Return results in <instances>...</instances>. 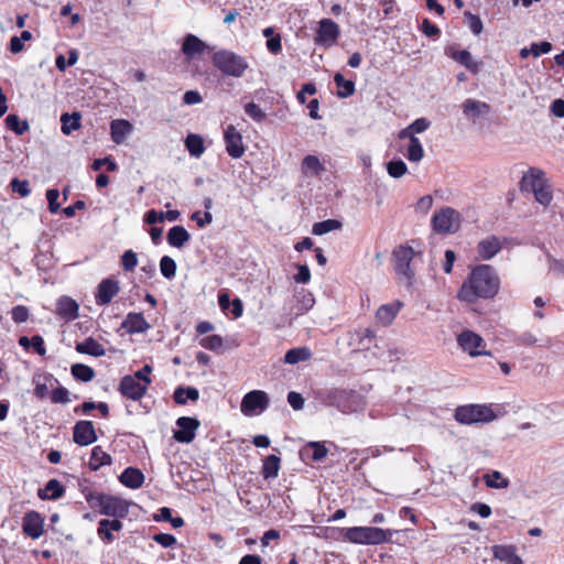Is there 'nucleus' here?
Wrapping results in <instances>:
<instances>
[{
	"label": "nucleus",
	"mask_w": 564,
	"mask_h": 564,
	"mask_svg": "<svg viewBox=\"0 0 564 564\" xmlns=\"http://www.w3.org/2000/svg\"><path fill=\"white\" fill-rule=\"evenodd\" d=\"M498 289L499 279L494 269L488 264H481L476 267L463 283L458 292V299L467 303H473L477 299L495 296Z\"/></svg>",
	"instance_id": "nucleus-1"
},
{
	"label": "nucleus",
	"mask_w": 564,
	"mask_h": 564,
	"mask_svg": "<svg viewBox=\"0 0 564 564\" xmlns=\"http://www.w3.org/2000/svg\"><path fill=\"white\" fill-rule=\"evenodd\" d=\"M346 541L354 544L377 545L389 542L395 530H383L377 527H351L341 530Z\"/></svg>",
	"instance_id": "nucleus-2"
},
{
	"label": "nucleus",
	"mask_w": 564,
	"mask_h": 564,
	"mask_svg": "<svg viewBox=\"0 0 564 564\" xmlns=\"http://www.w3.org/2000/svg\"><path fill=\"white\" fill-rule=\"evenodd\" d=\"M213 64L223 74L236 78L242 77L249 64L245 57L232 51L220 50L213 55Z\"/></svg>",
	"instance_id": "nucleus-3"
},
{
	"label": "nucleus",
	"mask_w": 564,
	"mask_h": 564,
	"mask_svg": "<svg viewBox=\"0 0 564 564\" xmlns=\"http://www.w3.org/2000/svg\"><path fill=\"white\" fill-rule=\"evenodd\" d=\"M455 419L462 424L489 423L496 419V414L490 406L470 404L457 408Z\"/></svg>",
	"instance_id": "nucleus-4"
},
{
	"label": "nucleus",
	"mask_w": 564,
	"mask_h": 564,
	"mask_svg": "<svg viewBox=\"0 0 564 564\" xmlns=\"http://www.w3.org/2000/svg\"><path fill=\"white\" fill-rule=\"evenodd\" d=\"M462 225L460 214L452 207H444L436 212L432 218L433 230L442 235L455 234Z\"/></svg>",
	"instance_id": "nucleus-5"
},
{
	"label": "nucleus",
	"mask_w": 564,
	"mask_h": 564,
	"mask_svg": "<svg viewBox=\"0 0 564 564\" xmlns=\"http://www.w3.org/2000/svg\"><path fill=\"white\" fill-rule=\"evenodd\" d=\"M270 403L269 395L262 390H252L245 394L240 404V411L246 416L261 414Z\"/></svg>",
	"instance_id": "nucleus-6"
},
{
	"label": "nucleus",
	"mask_w": 564,
	"mask_h": 564,
	"mask_svg": "<svg viewBox=\"0 0 564 564\" xmlns=\"http://www.w3.org/2000/svg\"><path fill=\"white\" fill-rule=\"evenodd\" d=\"M459 347L470 357L489 356L490 351L486 350L484 339L471 330H464L457 337Z\"/></svg>",
	"instance_id": "nucleus-7"
},
{
	"label": "nucleus",
	"mask_w": 564,
	"mask_h": 564,
	"mask_svg": "<svg viewBox=\"0 0 564 564\" xmlns=\"http://www.w3.org/2000/svg\"><path fill=\"white\" fill-rule=\"evenodd\" d=\"M99 501L101 513L110 517H124L128 513V503L119 496H90Z\"/></svg>",
	"instance_id": "nucleus-8"
},
{
	"label": "nucleus",
	"mask_w": 564,
	"mask_h": 564,
	"mask_svg": "<svg viewBox=\"0 0 564 564\" xmlns=\"http://www.w3.org/2000/svg\"><path fill=\"white\" fill-rule=\"evenodd\" d=\"M339 35V26L330 19L319 21L315 42L324 46H332L336 43Z\"/></svg>",
	"instance_id": "nucleus-9"
},
{
	"label": "nucleus",
	"mask_w": 564,
	"mask_h": 564,
	"mask_svg": "<svg viewBox=\"0 0 564 564\" xmlns=\"http://www.w3.org/2000/svg\"><path fill=\"white\" fill-rule=\"evenodd\" d=\"M393 256L397 272L403 275L408 283H411L413 272L410 264L414 257V250L411 247H400L393 252Z\"/></svg>",
	"instance_id": "nucleus-10"
},
{
	"label": "nucleus",
	"mask_w": 564,
	"mask_h": 564,
	"mask_svg": "<svg viewBox=\"0 0 564 564\" xmlns=\"http://www.w3.org/2000/svg\"><path fill=\"white\" fill-rule=\"evenodd\" d=\"M147 390L148 386L132 375L124 376L119 386L120 393L134 401L140 400L145 394Z\"/></svg>",
	"instance_id": "nucleus-11"
},
{
	"label": "nucleus",
	"mask_w": 564,
	"mask_h": 564,
	"mask_svg": "<svg viewBox=\"0 0 564 564\" xmlns=\"http://www.w3.org/2000/svg\"><path fill=\"white\" fill-rule=\"evenodd\" d=\"M177 430L174 431V438L181 443H189L195 437V431L199 426L198 420L182 416L176 421Z\"/></svg>",
	"instance_id": "nucleus-12"
},
{
	"label": "nucleus",
	"mask_w": 564,
	"mask_h": 564,
	"mask_svg": "<svg viewBox=\"0 0 564 564\" xmlns=\"http://www.w3.org/2000/svg\"><path fill=\"white\" fill-rule=\"evenodd\" d=\"M225 143L228 154L234 159H239L245 154L242 135L234 126H228L225 130Z\"/></svg>",
	"instance_id": "nucleus-13"
},
{
	"label": "nucleus",
	"mask_w": 564,
	"mask_h": 564,
	"mask_svg": "<svg viewBox=\"0 0 564 564\" xmlns=\"http://www.w3.org/2000/svg\"><path fill=\"white\" fill-rule=\"evenodd\" d=\"M74 442L80 446L93 444L97 440L96 431L93 422L79 421L74 426Z\"/></svg>",
	"instance_id": "nucleus-14"
},
{
	"label": "nucleus",
	"mask_w": 564,
	"mask_h": 564,
	"mask_svg": "<svg viewBox=\"0 0 564 564\" xmlns=\"http://www.w3.org/2000/svg\"><path fill=\"white\" fill-rule=\"evenodd\" d=\"M547 181L544 173L536 169H530L521 180V189L524 193L534 195Z\"/></svg>",
	"instance_id": "nucleus-15"
},
{
	"label": "nucleus",
	"mask_w": 564,
	"mask_h": 564,
	"mask_svg": "<svg viewBox=\"0 0 564 564\" xmlns=\"http://www.w3.org/2000/svg\"><path fill=\"white\" fill-rule=\"evenodd\" d=\"M462 109L464 115L474 122L479 118L488 116L491 110L487 102L473 98L466 99L462 105Z\"/></svg>",
	"instance_id": "nucleus-16"
},
{
	"label": "nucleus",
	"mask_w": 564,
	"mask_h": 564,
	"mask_svg": "<svg viewBox=\"0 0 564 564\" xmlns=\"http://www.w3.org/2000/svg\"><path fill=\"white\" fill-rule=\"evenodd\" d=\"M23 532L32 539H39L44 532V520L37 512H29L23 518Z\"/></svg>",
	"instance_id": "nucleus-17"
},
{
	"label": "nucleus",
	"mask_w": 564,
	"mask_h": 564,
	"mask_svg": "<svg viewBox=\"0 0 564 564\" xmlns=\"http://www.w3.org/2000/svg\"><path fill=\"white\" fill-rule=\"evenodd\" d=\"M119 283L112 279H105L98 285V291L96 294V302L98 305L108 304L118 293H119Z\"/></svg>",
	"instance_id": "nucleus-18"
},
{
	"label": "nucleus",
	"mask_w": 564,
	"mask_h": 564,
	"mask_svg": "<svg viewBox=\"0 0 564 564\" xmlns=\"http://www.w3.org/2000/svg\"><path fill=\"white\" fill-rule=\"evenodd\" d=\"M208 48L209 46L194 34H187L182 45V52L187 59L204 54Z\"/></svg>",
	"instance_id": "nucleus-19"
},
{
	"label": "nucleus",
	"mask_w": 564,
	"mask_h": 564,
	"mask_svg": "<svg viewBox=\"0 0 564 564\" xmlns=\"http://www.w3.org/2000/svg\"><path fill=\"white\" fill-rule=\"evenodd\" d=\"M502 248V241L496 236H488L479 241L477 246L478 254L484 260L494 258Z\"/></svg>",
	"instance_id": "nucleus-20"
},
{
	"label": "nucleus",
	"mask_w": 564,
	"mask_h": 564,
	"mask_svg": "<svg viewBox=\"0 0 564 564\" xmlns=\"http://www.w3.org/2000/svg\"><path fill=\"white\" fill-rule=\"evenodd\" d=\"M334 404L343 412L350 413L356 412L361 408V401L359 397L352 392H340L334 401Z\"/></svg>",
	"instance_id": "nucleus-21"
},
{
	"label": "nucleus",
	"mask_w": 564,
	"mask_h": 564,
	"mask_svg": "<svg viewBox=\"0 0 564 564\" xmlns=\"http://www.w3.org/2000/svg\"><path fill=\"white\" fill-rule=\"evenodd\" d=\"M133 130V126L126 119H115L110 122L111 140L116 144L122 143Z\"/></svg>",
	"instance_id": "nucleus-22"
},
{
	"label": "nucleus",
	"mask_w": 564,
	"mask_h": 564,
	"mask_svg": "<svg viewBox=\"0 0 564 564\" xmlns=\"http://www.w3.org/2000/svg\"><path fill=\"white\" fill-rule=\"evenodd\" d=\"M122 529V523L118 519L108 520L102 519L99 521L97 534L100 539L110 543L115 540L113 532H118Z\"/></svg>",
	"instance_id": "nucleus-23"
},
{
	"label": "nucleus",
	"mask_w": 564,
	"mask_h": 564,
	"mask_svg": "<svg viewBox=\"0 0 564 564\" xmlns=\"http://www.w3.org/2000/svg\"><path fill=\"white\" fill-rule=\"evenodd\" d=\"M78 304L70 297H62L57 302L56 314L64 319L73 321L78 317Z\"/></svg>",
	"instance_id": "nucleus-24"
},
{
	"label": "nucleus",
	"mask_w": 564,
	"mask_h": 564,
	"mask_svg": "<svg viewBox=\"0 0 564 564\" xmlns=\"http://www.w3.org/2000/svg\"><path fill=\"white\" fill-rule=\"evenodd\" d=\"M324 171L325 166L316 155H306L301 163V172L305 177L318 176Z\"/></svg>",
	"instance_id": "nucleus-25"
},
{
	"label": "nucleus",
	"mask_w": 564,
	"mask_h": 564,
	"mask_svg": "<svg viewBox=\"0 0 564 564\" xmlns=\"http://www.w3.org/2000/svg\"><path fill=\"white\" fill-rule=\"evenodd\" d=\"M122 327L126 328L128 333H144L150 328V325L142 314L130 313L122 323Z\"/></svg>",
	"instance_id": "nucleus-26"
},
{
	"label": "nucleus",
	"mask_w": 564,
	"mask_h": 564,
	"mask_svg": "<svg viewBox=\"0 0 564 564\" xmlns=\"http://www.w3.org/2000/svg\"><path fill=\"white\" fill-rule=\"evenodd\" d=\"M449 56L459 63L460 65L465 66L467 69H469L471 73L477 74L481 67V62L475 61L471 57V54L466 51H451Z\"/></svg>",
	"instance_id": "nucleus-27"
},
{
	"label": "nucleus",
	"mask_w": 564,
	"mask_h": 564,
	"mask_svg": "<svg viewBox=\"0 0 564 564\" xmlns=\"http://www.w3.org/2000/svg\"><path fill=\"white\" fill-rule=\"evenodd\" d=\"M402 306L401 302L382 305L377 311V319L384 326L390 325Z\"/></svg>",
	"instance_id": "nucleus-28"
},
{
	"label": "nucleus",
	"mask_w": 564,
	"mask_h": 564,
	"mask_svg": "<svg viewBox=\"0 0 564 564\" xmlns=\"http://www.w3.org/2000/svg\"><path fill=\"white\" fill-rule=\"evenodd\" d=\"M494 556L506 564H523L522 560L516 554L512 546L496 545L492 547Z\"/></svg>",
	"instance_id": "nucleus-29"
},
{
	"label": "nucleus",
	"mask_w": 564,
	"mask_h": 564,
	"mask_svg": "<svg viewBox=\"0 0 564 564\" xmlns=\"http://www.w3.org/2000/svg\"><path fill=\"white\" fill-rule=\"evenodd\" d=\"M120 481L131 489H138L144 481V475L138 468L129 467L120 476Z\"/></svg>",
	"instance_id": "nucleus-30"
},
{
	"label": "nucleus",
	"mask_w": 564,
	"mask_h": 564,
	"mask_svg": "<svg viewBox=\"0 0 564 564\" xmlns=\"http://www.w3.org/2000/svg\"><path fill=\"white\" fill-rule=\"evenodd\" d=\"M76 350L79 354H87L94 357H101L106 355V349L97 340L89 337L82 343L76 344Z\"/></svg>",
	"instance_id": "nucleus-31"
},
{
	"label": "nucleus",
	"mask_w": 564,
	"mask_h": 564,
	"mask_svg": "<svg viewBox=\"0 0 564 564\" xmlns=\"http://www.w3.org/2000/svg\"><path fill=\"white\" fill-rule=\"evenodd\" d=\"M167 242L176 248H181L186 243L191 236L187 230L182 226H174L167 232Z\"/></svg>",
	"instance_id": "nucleus-32"
},
{
	"label": "nucleus",
	"mask_w": 564,
	"mask_h": 564,
	"mask_svg": "<svg viewBox=\"0 0 564 564\" xmlns=\"http://www.w3.org/2000/svg\"><path fill=\"white\" fill-rule=\"evenodd\" d=\"M312 358V351L307 347H297L286 351L284 362L296 365L300 361H307Z\"/></svg>",
	"instance_id": "nucleus-33"
},
{
	"label": "nucleus",
	"mask_w": 564,
	"mask_h": 564,
	"mask_svg": "<svg viewBox=\"0 0 564 564\" xmlns=\"http://www.w3.org/2000/svg\"><path fill=\"white\" fill-rule=\"evenodd\" d=\"M82 116L79 112H73L69 113H63L61 116V122H62V132L66 135H69L73 131L78 130L80 124Z\"/></svg>",
	"instance_id": "nucleus-34"
},
{
	"label": "nucleus",
	"mask_w": 564,
	"mask_h": 564,
	"mask_svg": "<svg viewBox=\"0 0 564 564\" xmlns=\"http://www.w3.org/2000/svg\"><path fill=\"white\" fill-rule=\"evenodd\" d=\"M173 398L177 404H185L187 400L197 401L199 399V392L193 387H178L174 391Z\"/></svg>",
	"instance_id": "nucleus-35"
},
{
	"label": "nucleus",
	"mask_w": 564,
	"mask_h": 564,
	"mask_svg": "<svg viewBox=\"0 0 564 564\" xmlns=\"http://www.w3.org/2000/svg\"><path fill=\"white\" fill-rule=\"evenodd\" d=\"M552 44L547 41H543L541 43H533L530 47H523L520 51V56L522 58H527L530 55H533L534 57H539L541 54H546L551 52Z\"/></svg>",
	"instance_id": "nucleus-36"
},
{
	"label": "nucleus",
	"mask_w": 564,
	"mask_h": 564,
	"mask_svg": "<svg viewBox=\"0 0 564 564\" xmlns=\"http://www.w3.org/2000/svg\"><path fill=\"white\" fill-rule=\"evenodd\" d=\"M302 455L313 460H322L327 455V448L322 443L312 442L303 448Z\"/></svg>",
	"instance_id": "nucleus-37"
},
{
	"label": "nucleus",
	"mask_w": 564,
	"mask_h": 564,
	"mask_svg": "<svg viewBox=\"0 0 564 564\" xmlns=\"http://www.w3.org/2000/svg\"><path fill=\"white\" fill-rule=\"evenodd\" d=\"M334 80L337 87L339 88L337 95L340 98H347L355 93L354 82L345 79V77L340 73L335 74Z\"/></svg>",
	"instance_id": "nucleus-38"
},
{
	"label": "nucleus",
	"mask_w": 564,
	"mask_h": 564,
	"mask_svg": "<svg viewBox=\"0 0 564 564\" xmlns=\"http://www.w3.org/2000/svg\"><path fill=\"white\" fill-rule=\"evenodd\" d=\"M185 145L188 152L196 158H199L205 151L203 138L198 134H188Z\"/></svg>",
	"instance_id": "nucleus-39"
},
{
	"label": "nucleus",
	"mask_w": 564,
	"mask_h": 564,
	"mask_svg": "<svg viewBox=\"0 0 564 564\" xmlns=\"http://www.w3.org/2000/svg\"><path fill=\"white\" fill-rule=\"evenodd\" d=\"M343 224L337 219H327L324 221L315 223L312 232L316 236H322L333 230L340 229Z\"/></svg>",
	"instance_id": "nucleus-40"
},
{
	"label": "nucleus",
	"mask_w": 564,
	"mask_h": 564,
	"mask_svg": "<svg viewBox=\"0 0 564 564\" xmlns=\"http://www.w3.org/2000/svg\"><path fill=\"white\" fill-rule=\"evenodd\" d=\"M280 469V457L276 455H269L262 466V474L264 478H273L278 476Z\"/></svg>",
	"instance_id": "nucleus-41"
},
{
	"label": "nucleus",
	"mask_w": 564,
	"mask_h": 564,
	"mask_svg": "<svg viewBox=\"0 0 564 564\" xmlns=\"http://www.w3.org/2000/svg\"><path fill=\"white\" fill-rule=\"evenodd\" d=\"M357 343L359 349H369L376 339V334L370 328H364L356 332Z\"/></svg>",
	"instance_id": "nucleus-42"
},
{
	"label": "nucleus",
	"mask_w": 564,
	"mask_h": 564,
	"mask_svg": "<svg viewBox=\"0 0 564 564\" xmlns=\"http://www.w3.org/2000/svg\"><path fill=\"white\" fill-rule=\"evenodd\" d=\"M405 156L411 162H420L424 156V150L419 139L409 142Z\"/></svg>",
	"instance_id": "nucleus-43"
},
{
	"label": "nucleus",
	"mask_w": 564,
	"mask_h": 564,
	"mask_svg": "<svg viewBox=\"0 0 564 564\" xmlns=\"http://www.w3.org/2000/svg\"><path fill=\"white\" fill-rule=\"evenodd\" d=\"M111 463V457L108 455L100 446H97L93 449L91 458L89 465L91 468L97 469L102 465H108Z\"/></svg>",
	"instance_id": "nucleus-44"
},
{
	"label": "nucleus",
	"mask_w": 564,
	"mask_h": 564,
	"mask_svg": "<svg viewBox=\"0 0 564 564\" xmlns=\"http://www.w3.org/2000/svg\"><path fill=\"white\" fill-rule=\"evenodd\" d=\"M72 375L80 381L88 382L93 380L95 376V371L93 368L83 365V364H75L72 366Z\"/></svg>",
	"instance_id": "nucleus-45"
},
{
	"label": "nucleus",
	"mask_w": 564,
	"mask_h": 564,
	"mask_svg": "<svg viewBox=\"0 0 564 564\" xmlns=\"http://www.w3.org/2000/svg\"><path fill=\"white\" fill-rule=\"evenodd\" d=\"M484 480L489 488L503 489L508 486V480L499 471L484 475Z\"/></svg>",
	"instance_id": "nucleus-46"
},
{
	"label": "nucleus",
	"mask_w": 564,
	"mask_h": 564,
	"mask_svg": "<svg viewBox=\"0 0 564 564\" xmlns=\"http://www.w3.org/2000/svg\"><path fill=\"white\" fill-rule=\"evenodd\" d=\"M6 123L10 130L14 131L19 135L23 134L29 129L28 122H21L17 115H9L6 118Z\"/></svg>",
	"instance_id": "nucleus-47"
},
{
	"label": "nucleus",
	"mask_w": 564,
	"mask_h": 564,
	"mask_svg": "<svg viewBox=\"0 0 564 564\" xmlns=\"http://www.w3.org/2000/svg\"><path fill=\"white\" fill-rule=\"evenodd\" d=\"M300 305L297 306L296 314L301 315L311 310L315 303V299L312 293L302 291L299 294Z\"/></svg>",
	"instance_id": "nucleus-48"
},
{
	"label": "nucleus",
	"mask_w": 564,
	"mask_h": 564,
	"mask_svg": "<svg viewBox=\"0 0 564 564\" xmlns=\"http://www.w3.org/2000/svg\"><path fill=\"white\" fill-rule=\"evenodd\" d=\"M387 171L390 176H392L394 178H399V177H402L406 173L408 167H406V164L402 160H395V161H390L387 164Z\"/></svg>",
	"instance_id": "nucleus-49"
},
{
	"label": "nucleus",
	"mask_w": 564,
	"mask_h": 564,
	"mask_svg": "<svg viewBox=\"0 0 564 564\" xmlns=\"http://www.w3.org/2000/svg\"><path fill=\"white\" fill-rule=\"evenodd\" d=\"M160 269L165 278L171 279L176 273V263L172 258L164 256L160 261Z\"/></svg>",
	"instance_id": "nucleus-50"
},
{
	"label": "nucleus",
	"mask_w": 564,
	"mask_h": 564,
	"mask_svg": "<svg viewBox=\"0 0 564 564\" xmlns=\"http://www.w3.org/2000/svg\"><path fill=\"white\" fill-rule=\"evenodd\" d=\"M245 111L257 122H262L267 118L265 112L254 102H248L245 106Z\"/></svg>",
	"instance_id": "nucleus-51"
},
{
	"label": "nucleus",
	"mask_w": 564,
	"mask_h": 564,
	"mask_svg": "<svg viewBox=\"0 0 564 564\" xmlns=\"http://www.w3.org/2000/svg\"><path fill=\"white\" fill-rule=\"evenodd\" d=\"M533 196L535 200L544 207H547L553 198L550 185L547 183L541 187Z\"/></svg>",
	"instance_id": "nucleus-52"
},
{
	"label": "nucleus",
	"mask_w": 564,
	"mask_h": 564,
	"mask_svg": "<svg viewBox=\"0 0 564 564\" xmlns=\"http://www.w3.org/2000/svg\"><path fill=\"white\" fill-rule=\"evenodd\" d=\"M200 345L209 350H218L223 346V338L219 335H212L200 340Z\"/></svg>",
	"instance_id": "nucleus-53"
},
{
	"label": "nucleus",
	"mask_w": 564,
	"mask_h": 564,
	"mask_svg": "<svg viewBox=\"0 0 564 564\" xmlns=\"http://www.w3.org/2000/svg\"><path fill=\"white\" fill-rule=\"evenodd\" d=\"M465 18L474 34L478 35L482 32L484 25L478 15H475L470 12H465Z\"/></svg>",
	"instance_id": "nucleus-54"
},
{
	"label": "nucleus",
	"mask_w": 564,
	"mask_h": 564,
	"mask_svg": "<svg viewBox=\"0 0 564 564\" xmlns=\"http://www.w3.org/2000/svg\"><path fill=\"white\" fill-rule=\"evenodd\" d=\"M138 264L137 254L132 250H128L122 256V267L127 271H132Z\"/></svg>",
	"instance_id": "nucleus-55"
},
{
	"label": "nucleus",
	"mask_w": 564,
	"mask_h": 564,
	"mask_svg": "<svg viewBox=\"0 0 564 564\" xmlns=\"http://www.w3.org/2000/svg\"><path fill=\"white\" fill-rule=\"evenodd\" d=\"M58 196H59V192L55 188H51V189L46 191L48 209L52 214H55L59 209V204L57 203Z\"/></svg>",
	"instance_id": "nucleus-56"
},
{
	"label": "nucleus",
	"mask_w": 564,
	"mask_h": 564,
	"mask_svg": "<svg viewBox=\"0 0 564 564\" xmlns=\"http://www.w3.org/2000/svg\"><path fill=\"white\" fill-rule=\"evenodd\" d=\"M12 191L20 194L22 197H25L30 194L29 182L20 181L18 178H13L11 181Z\"/></svg>",
	"instance_id": "nucleus-57"
},
{
	"label": "nucleus",
	"mask_w": 564,
	"mask_h": 564,
	"mask_svg": "<svg viewBox=\"0 0 564 564\" xmlns=\"http://www.w3.org/2000/svg\"><path fill=\"white\" fill-rule=\"evenodd\" d=\"M12 319L15 323H23L29 318V310L23 305H18L12 308Z\"/></svg>",
	"instance_id": "nucleus-58"
},
{
	"label": "nucleus",
	"mask_w": 564,
	"mask_h": 564,
	"mask_svg": "<svg viewBox=\"0 0 564 564\" xmlns=\"http://www.w3.org/2000/svg\"><path fill=\"white\" fill-rule=\"evenodd\" d=\"M69 401V398H68V391L67 389L63 388V387H58L56 389L53 390L52 392V402L53 403H67Z\"/></svg>",
	"instance_id": "nucleus-59"
},
{
	"label": "nucleus",
	"mask_w": 564,
	"mask_h": 564,
	"mask_svg": "<svg viewBox=\"0 0 564 564\" xmlns=\"http://www.w3.org/2000/svg\"><path fill=\"white\" fill-rule=\"evenodd\" d=\"M153 540L163 547H170L176 543V539L172 534L159 533L153 536Z\"/></svg>",
	"instance_id": "nucleus-60"
},
{
	"label": "nucleus",
	"mask_w": 564,
	"mask_h": 564,
	"mask_svg": "<svg viewBox=\"0 0 564 564\" xmlns=\"http://www.w3.org/2000/svg\"><path fill=\"white\" fill-rule=\"evenodd\" d=\"M430 124L431 123H430V121L426 118H419V119L414 120L410 124V127H411V130L413 131V133L415 135L416 133H422L425 130H427Z\"/></svg>",
	"instance_id": "nucleus-61"
},
{
	"label": "nucleus",
	"mask_w": 564,
	"mask_h": 564,
	"mask_svg": "<svg viewBox=\"0 0 564 564\" xmlns=\"http://www.w3.org/2000/svg\"><path fill=\"white\" fill-rule=\"evenodd\" d=\"M299 272L294 275V280L297 283H307L311 279V272L306 264H301L297 267Z\"/></svg>",
	"instance_id": "nucleus-62"
},
{
	"label": "nucleus",
	"mask_w": 564,
	"mask_h": 564,
	"mask_svg": "<svg viewBox=\"0 0 564 564\" xmlns=\"http://www.w3.org/2000/svg\"><path fill=\"white\" fill-rule=\"evenodd\" d=\"M288 401L294 410H301L304 405V398L294 391L288 394Z\"/></svg>",
	"instance_id": "nucleus-63"
},
{
	"label": "nucleus",
	"mask_w": 564,
	"mask_h": 564,
	"mask_svg": "<svg viewBox=\"0 0 564 564\" xmlns=\"http://www.w3.org/2000/svg\"><path fill=\"white\" fill-rule=\"evenodd\" d=\"M152 372V367L149 365H145L141 370H138L132 375L138 380H140L142 383L149 386L151 383V379L149 375Z\"/></svg>",
	"instance_id": "nucleus-64"
}]
</instances>
